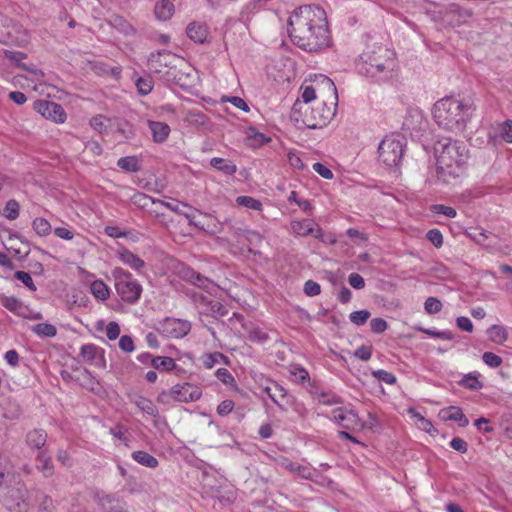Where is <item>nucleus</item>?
Segmentation results:
<instances>
[{
  "instance_id": "obj_41",
  "label": "nucleus",
  "mask_w": 512,
  "mask_h": 512,
  "mask_svg": "<svg viewBox=\"0 0 512 512\" xmlns=\"http://www.w3.org/2000/svg\"><path fill=\"white\" fill-rule=\"evenodd\" d=\"M19 213H20L19 203L14 199L7 201V203L4 207V210H3V215L8 220H15L19 217Z\"/></svg>"
},
{
  "instance_id": "obj_59",
  "label": "nucleus",
  "mask_w": 512,
  "mask_h": 512,
  "mask_svg": "<svg viewBox=\"0 0 512 512\" xmlns=\"http://www.w3.org/2000/svg\"><path fill=\"white\" fill-rule=\"evenodd\" d=\"M426 237L437 248L441 247L443 244V236L438 229L429 230Z\"/></svg>"
},
{
  "instance_id": "obj_43",
  "label": "nucleus",
  "mask_w": 512,
  "mask_h": 512,
  "mask_svg": "<svg viewBox=\"0 0 512 512\" xmlns=\"http://www.w3.org/2000/svg\"><path fill=\"white\" fill-rule=\"evenodd\" d=\"M236 203L239 206L257 211H260L262 209V203L259 200L250 196H239L236 198Z\"/></svg>"
},
{
  "instance_id": "obj_3",
  "label": "nucleus",
  "mask_w": 512,
  "mask_h": 512,
  "mask_svg": "<svg viewBox=\"0 0 512 512\" xmlns=\"http://www.w3.org/2000/svg\"><path fill=\"white\" fill-rule=\"evenodd\" d=\"M474 111L471 98L444 97L434 104L432 114L439 127L460 134L465 131Z\"/></svg>"
},
{
  "instance_id": "obj_26",
  "label": "nucleus",
  "mask_w": 512,
  "mask_h": 512,
  "mask_svg": "<svg viewBox=\"0 0 512 512\" xmlns=\"http://www.w3.org/2000/svg\"><path fill=\"white\" fill-rule=\"evenodd\" d=\"M36 460L39 463L37 469L41 471L45 477H50L54 473L51 457L45 450L38 452Z\"/></svg>"
},
{
  "instance_id": "obj_63",
  "label": "nucleus",
  "mask_w": 512,
  "mask_h": 512,
  "mask_svg": "<svg viewBox=\"0 0 512 512\" xmlns=\"http://www.w3.org/2000/svg\"><path fill=\"white\" fill-rule=\"evenodd\" d=\"M120 326L117 322L111 321L106 327V336L109 340H116L120 335Z\"/></svg>"
},
{
  "instance_id": "obj_10",
  "label": "nucleus",
  "mask_w": 512,
  "mask_h": 512,
  "mask_svg": "<svg viewBox=\"0 0 512 512\" xmlns=\"http://www.w3.org/2000/svg\"><path fill=\"white\" fill-rule=\"evenodd\" d=\"M95 500L105 512H129L127 503L116 494L97 493Z\"/></svg>"
},
{
  "instance_id": "obj_7",
  "label": "nucleus",
  "mask_w": 512,
  "mask_h": 512,
  "mask_svg": "<svg viewBox=\"0 0 512 512\" xmlns=\"http://www.w3.org/2000/svg\"><path fill=\"white\" fill-rule=\"evenodd\" d=\"M115 288L121 299L129 304L136 303L142 293V286L133 278L132 274L122 268L113 270Z\"/></svg>"
},
{
  "instance_id": "obj_19",
  "label": "nucleus",
  "mask_w": 512,
  "mask_h": 512,
  "mask_svg": "<svg viewBox=\"0 0 512 512\" xmlns=\"http://www.w3.org/2000/svg\"><path fill=\"white\" fill-rule=\"evenodd\" d=\"M25 442L29 448L40 452L44 450L47 442V432L43 429H33L26 434Z\"/></svg>"
},
{
  "instance_id": "obj_31",
  "label": "nucleus",
  "mask_w": 512,
  "mask_h": 512,
  "mask_svg": "<svg viewBox=\"0 0 512 512\" xmlns=\"http://www.w3.org/2000/svg\"><path fill=\"white\" fill-rule=\"evenodd\" d=\"M151 365L154 369L159 371H171L176 367L173 358L167 356H156L151 359Z\"/></svg>"
},
{
  "instance_id": "obj_35",
  "label": "nucleus",
  "mask_w": 512,
  "mask_h": 512,
  "mask_svg": "<svg viewBox=\"0 0 512 512\" xmlns=\"http://www.w3.org/2000/svg\"><path fill=\"white\" fill-rule=\"evenodd\" d=\"M117 166L127 172H138L140 170L139 160L136 156L121 157Z\"/></svg>"
},
{
  "instance_id": "obj_30",
  "label": "nucleus",
  "mask_w": 512,
  "mask_h": 512,
  "mask_svg": "<svg viewBox=\"0 0 512 512\" xmlns=\"http://www.w3.org/2000/svg\"><path fill=\"white\" fill-rule=\"evenodd\" d=\"M487 334H488L489 339L496 344H502L508 338V333H507L506 328L504 326H500V325H492L487 330Z\"/></svg>"
},
{
  "instance_id": "obj_52",
  "label": "nucleus",
  "mask_w": 512,
  "mask_h": 512,
  "mask_svg": "<svg viewBox=\"0 0 512 512\" xmlns=\"http://www.w3.org/2000/svg\"><path fill=\"white\" fill-rule=\"evenodd\" d=\"M419 330L434 338H440L443 340H452L454 338V335L451 331H437L426 328H419Z\"/></svg>"
},
{
  "instance_id": "obj_48",
  "label": "nucleus",
  "mask_w": 512,
  "mask_h": 512,
  "mask_svg": "<svg viewBox=\"0 0 512 512\" xmlns=\"http://www.w3.org/2000/svg\"><path fill=\"white\" fill-rule=\"evenodd\" d=\"M369 317L370 312L368 310H357L352 312L349 316L350 321L357 326L365 324Z\"/></svg>"
},
{
  "instance_id": "obj_16",
  "label": "nucleus",
  "mask_w": 512,
  "mask_h": 512,
  "mask_svg": "<svg viewBox=\"0 0 512 512\" xmlns=\"http://www.w3.org/2000/svg\"><path fill=\"white\" fill-rule=\"evenodd\" d=\"M332 417L335 422L344 429H351L359 422L358 415L353 410L342 408L334 409L332 411Z\"/></svg>"
},
{
  "instance_id": "obj_13",
  "label": "nucleus",
  "mask_w": 512,
  "mask_h": 512,
  "mask_svg": "<svg viewBox=\"0 0 512 512\" xmlns=\"http://www.w3.org/2000/svg\"><path fill=\"white\" fill-rule=\"evenodd\" d=\"M182 278L185 281L203 289L204 291L210 294H212L216 290V285L212 280L208 279L207 277L201 275L199 272L191 268H184L182 270Z\"/></svg>"
},
{
  "instance_id": "obj_36",
  "label": "nucleus",
  "mask_w": 512,
  "mask_h": 512,
  "mask_svg": "<svg viewBox=\"0 0 512 512\" xmlns=\"http://www.w3.org/2000/svg\"><path fill=\"white\" fill-rule=\"evenodd\" d=\"M459 385L473 391L480 390L483 387V383L478 379L477 373L466 374L459 381Z\"/></svg>"
},
{
  "instance_id": "obj_18",
  "label": "nucleus",
  "mask_w": 512,
  "mask_h": 512,
  "mask_svg": "<svg viewBox=\"0 0 512 512\" xmlns=\"http://www.w3.org/2000/svg\"><path fill=\"white\" fill-rule=\"evenodd\" d=\"M439 416L444 421H455L458 422L459 426L466 427L469 424L468 418L465 416L461 408L456 406H450L443 408L439 412Z\"/></svg>"
},
{
  "instance_id": "obj_2",
  "label": "nucleus",
  "mask_w": 512,
  "mask_h": 512,
  "mask_svg": "<svg viewBox=\"0 0 512 512\" xmlns=\"http://www.w3.org/2000/svg\"><path fill=\"white\" fill-rule=\"evenodd\" d=\"M434 151L437 180L450 184L463 173L469 157L467 146L462 141L444 138L435 144Z\"/></svg>"
},
{
  "instance_id": "obj_44",
  "label": "nucleus",
  "mask_w": 512,
  "mask_h": 512,
  "mask_svg": "<svg viewBox=\"0 0 512 512\" xmlns=\"http://www.w3.org/2000/svg\"><path fill=\"white\" fill-rule=\"evenodd\" d=\"M207 314H211L213 317H223L227 315V308L220 303L219 301H211L208 303L207 309H205Z\"/></svg>"
},
{
  "instance_id": "obj_1",
  "label": "nucleus",
  "mask_w": 512,
  "mask_h": 512,
  "mask_svg": "<svg viewBox=\"0 0 512 512\" xmlns=\"http://www.w3.org/2000/svg\"><path fill=\"white\" fill-rule=\"evenodd\" d=\"M288 34L294 45L307 52H319L331 44L326 12L317 5L297 8L288 19Z\"/></svg>"
},
{
  "instance_id": "obj_29",
  "label": "nucleus",
  "mask_w": 512,
  "mask_h": 512,
  "mask_svg": "<svg viewBox=\"0 0 512 512\" xmlns=\"http://www.w3.org/2000/svg\"><path fill=\"white\" fill-rule=\"evenodd\" d=\"M132 458L142 466L148 468H156L159 464L158 460L146 451H134Z\"/></svg>"
},
{
  "instance_id": "obj_55",
  "label": "nucleus",
  "mask_w": 512,
  "mask_h": 512,
  "mask_svg": "<svg viewBox=\"0 0 512 512\" xmlns=\"http://www.w3.org/2000/svg\"><path fill=\"white\" fill-rule=\"evenodd\" d=\"M286 397L285 389L278 385L274 384V392L270 395V399L279 406L282 410H285L284 406L280 403L279 399H284Z\"/></svg>"
},
{
  "instance_id": "obj_50",
  "label": "nucleus",
  "mask_w": 512,
  "mask_h": 512,
  "mask_svg": "<svg viewBox=\"0 0 512 512\" xmlns=\"http://www.w3.org/2000/svg\"><path fill=\"white\" fill-rule=\"evenodd\" d=\"M225 358L226 357L219 352L209 353L203 357V365L205 366V368L211 369L215 366L216 363Z\"/></svg>"
},
{
  "instance_id": "obj_32",
  "label": "nucleus",
  "mask_w": 512,
  "mask_h": 512,
  "mask_svg": "<svg viewBox=\"0 0 512 512\" xmlns=\"http://www.w3.org/2000/svg\"><path fill=\"white\" fill-rule=\"evenodd\" d=\"M314 222L312 220L293 221L291 227L294 233L300 236L311 235L314 232Z\"/></svg>"
},
{
  "instance_id": "obj_34",
  "label": "nucleus",
  "mask_w": 512,
  "mask_h": 512,
  "mask_svg": "<svg viewBox=\"0 0 512 512\" xmlns=\"http://www.w3.org/2000/svg\"><path fill=\"white\" fill-rule=\"evenodd\" d=\"M158 199H154L145 193L136 192L131 197V202L140 209H148L153 204H158Z\"/></svg>"
},
{
  "instance_id": "obj_25",
  "label": "nucleus",
  "mask_w": 512,
  "mask_h": 512,
  "mask_svg": "<svg viewBox=\"0 0 512 512\" xmlns=\"http://www.w3.org/2000/svg\"><path fill=\"white\" fill-rule=\"evenodd\" d=\"M119 258L124 264L136 271H139L145 265V262L138 255L127 249H123L119 252Z\"/></svg>"
},
{
  "instance_id": "obj_21",
  "label": "nucleus",
  "mask_w": 512,
  "mask_h": 512,
  "mask_svg": "<svg viewBox=\"0 0 512 512\" xmlns=\"http://www.w3.org/2000/svg\"><path fill=\"white\" fill-rule=\"evenodd\" d=\"M1 304L11 311L12 313L21 316V317H30L26 311H28V307L25 306L18 298L13 296H3L1 298Z\"/></svg>"
},
{
  "instance_id": "obj_5",
  "label": "nucleus",
  "mask_w": 512,
  "mask_h": 512,
  "mask_svg": "<svg viewBox=\"0 0 512 512\" xmlns=\"http://www.w3.org/2000/svg\"><path fill=\"white\" fill-rule=\"evenodd\" d=\"M388 54V49L383 46H378L372 52L364 53L363 61L359 64V73L375 78L385 70L390 69L392 61Z\"/></svg>"
},
{
  "instance_id": "obj_20",
  "label": "nucleus",
  "mask_w": 512,
  "mask_h": 512,
  "mask_svg": "<svg viewBox=\"0 0 512 512\" xmlns=\"http://www.w3.org/2000/svg\"><path fill=\"white\" fill-rule=\"evenodd\" d=\"M310 394L319 404L332 406L342 403L341 398L331 391H319L317 388L312 387Z\"/></svg>"
},
{
  "instance_id": "obj_37",
  "label": "nucleus",
  "mask_w": 512,
  "mask_h": 512,
  "mask_svg": "<svg viewBox=\"0 0 512 512\" xmlns=\"http://www.w3.org/2000/svg\"><path fill=\"white\" fill-rule=\"evenodd\" d=\"M21 414L22 409L15 401H8L7 405L3 407L2 417L7 420H16Z\"/></svg>"
},
{
  "instance_id": "obj_33",
  "label": "nucleus",
  "mask_w": 512,
  "mask_h": 512,
  "mask_svg": "<svg viewBox=\"0 0 512 512\" xmlns=\"http://www.w3.org/2000/svg\"><path fill=\"white\" fill-rule=\"evenodd\" d=\"M90 291L95 298L99 300H106L109 298L110 290L102 280H95L90 285Z\"/></svg>"
},
{
  "instance_id": "obj_12",
  "label": "nucleus",
  "mask_w": 512,
  "mask_h": 512,
  "mask_svg": "<svg viewBox=\"0 0 512 512\" xmlns=\"http://www.w3.org/2000/svg\"><path fill=\"white\" fill-rule=\"evenodd\" d=\"M426 126L425 117L423 112L417 107H410L407 109L406 115L403 120L402 128L407 132H418L424 130Z\"/></svg>"
},
{
  "instance_id": "obj_51",
  "label": "nucleus",
  "mask_w": 512,
  "mask_h": 512,
  "mask_svg": "<svg viewBox=\"0 0 512 512\" xmlns=\"http://www.w3.org/2000/svg\"><path fill=\"white\" fill-rule=\"evenodd\" d=\"M483 362L492 368H497L502 364V358L493 352H485L482 355Z\"/></svg>"
},
{
  "instance_id": "obj_53",
  "label": "nucleus",
  "mask_w": 512,
  "mask_h": 512,
  "mask_svg": "<svg viewBox=\"0 0 512 512\" xmlns=\"http://www.w3.org/2000/svg\"><path fill=\"white\" fill-rule=\"evenodd\" d=\"M303 291L307 296L314 297L320 294L321 287L317 282L313 280H307L304 283Z\"/></svg>"
},
{
  "instance_id": "obj_39",
  "label": "nucleus",
  "mask_w": 512,
  "mask_h": 512,
  "mask_svg": "<svg viewBox=\"0 0 512 512\" xmlns=\"http://www.w3.org/2000/svg\"><path fill=\"white\" fill-rule=\"evenodd\" d=\"M136 405L141 411L147 413L150 416L157 417L159 414L158 408L150 399L140 397L136 401Z\"/></svg>"
},
{
  "instance_id": "obj_42",
  "label": "nucleus",
  "mask_w": 512,
  "mask_h": 512,
  "mask_svg": "<svg viewBox=\"0 0 512 512\" xmlns=\"http://www.w3.org/2000/svg\"><path fill=\"white\" fill-rule=\"evenodd\" d=\"M32 227L39 236H46L51 232V225L45 218H36L33 220Z\"/></svg>"
},
{
  "instance_id": "obj_46",
  "label": "nucleus",
  "mask_w": 512,
  "mask_h": 512,
  "mask_svg": "<svg viewBox=\"0 0 512 512\" xmlns=\"http://www.w3.org/2000/svg\"><path fill=\"white\" fill-rule=\"evenodd\" d=\"M372 376L374 378H376L377 380L382 381L386 384H390V385L395 384L397 381L396 376L393 373L388 372L383 369L372 371Z\"/></svg>"
},
{
  "instance_id": "obj_23",
  "label": "nucleus",
  "mask_w": 512,
  "mask_h": 512,
  "mask_svg": "<svg viewBox=\"0 0 512 512\" xmlns=\"http://www.w3.org/2000/svg\"><path fill=\"white\" fill-rule=\"evenodd\" d=\"M148 126L152 133L153 140L157 143L165 141L169 136L170 127L164 122L148 121Z\"/></svg>"
},
{
  "instance_id": "obj_47",
  "label": "nucleus",
  "mask_w": 512,
  "mask_h": 512,
  "mask_svg": "<svg viewBox=\"0 0 512 512\" xmlns=\"http://www.w3.org/2000/svg\"><path fill=\"white\" fill-rule=\"evenodd\" d=\"M424 309L428 314H436L441 311L442 303L436 297H428L424 303Z\"/></svg>"
},
{
  "instance_id": "obj_9",
  "label": "nucleus",
  "mask_w": 512,
  "mask_h": 512,
  "mask_svg": "<svg viewBox=\"0 0 512 512\" xmlns=\"http://www.w3.org/2000/svg\"><path fill=\"white\" fill-rule=\"evenodd\" d=\"M34 109L45 119L55 123H64L67 117L65 110L60 104L49 100L41 99L35 101Z\"/></svg>"
},
{
  "instance_id": "obj_60",
  "label": "nucleus",
  "mask_w": 512,
  "mask_h": 512,
  "mask_svg": "<svg viewBox=\"0 0 512 512\" xmlns=\"http://www.w3.org/2000/svg\"><path fill=\"white\" fill-rule=\"evenodd\" d=\"M119 348L126 353L134 351L135 346L131 336L123 335L119 340Z\"/></svg>"
},
{
  "instance_id": "obj_64",
  "label": "nucleus",
  "mask_w": 512,
  "mask_h": 512,
  "mask_svg": "<svg viewBox=\"0 0 512 512\" xmlns=\"http://www.w3.org/2000/svg\"><path fill=\"white\" fill-rule=\"evenodd\" d=\"M313 170L324 179L330 180L333 178V172L327 166L320 162H315L313 164Z\"/></svg>"
},
{
  "instance_id": "obj_6",
  "label": "nucleus",
  "mask_w": 512,
  "mask_h": 512,
  "mask_svg": "<svg viewBox=\"0 0 512 512\" xmlns=\"http://www.w3.org/2000/svg\"><path fill=\"white\" fill-rule=\"evenodd\" d=\"M404 153V139L398 134L387 135L378 146V159L387 167H398Z\"/></svg>"
},
{
  "instance_id": "obj_8",
  "label": "nucleus",
  "mask_w": 512,
  "mask_h": 512,
  "mask_svg": "<svg viewBox=\"0 0 512 512\" xmlns=\"http://www.w3.org/2000/svg\"><path fill=\"white\" fill-rule=\"evenodd\" d=\"M201 395L202 391L198 386L186 382L176 384L169 390L163 391L158 396V400L163 403H168L170 400L188 403L199 400Z\"/></svg>"
},
{
  "instance_id": "obj_15",
  "label": "nucleus",
  "mask_w": 512,
  "mask_h": 512,
  "mask_svg": "<svg viewBox=\"0 0 512 512\" xmlns=\"http://www.w3.org/2000/svg\"><path fill=\"white\" fill-rule=\"evenodd\" d=\"M84 361L99 367H105L104 350L94 344H85L80 349Z\"/></svg>"
},
{
  "instance_id": "obj_27",
  "label": "nucleus",
  "mask_w": 512,
  "mask_h": 512,
  "mask_svg": "<svg viewBox=\"0 0 512 512\" xmlns=\"http://www.w3.org/2000/svg\"><path fill=\"white\" fill-rule=\"evenodd\" d=\"M283 465L286 470L297 474L303 479L312 480L315 476V472L307 466H303L291 461H286L283 463Z\"/></svg>"
},
{
  "instance_id": "obj_11",
  "label": "nucleus",
  "mask_w": 512,
  "mask_h": 512,
  "mask_svg": "<svg viewBox=\"0 0 512 512\" xmlns=\"http://www.w3.org/2000/svg\"><path fill=\"white\" fill-rule=\"evenodd\" d=\"M178 58L167 50L157 51L148 57V67L154 73H161L165 67H172Z\"/></svg>"
},
{
  "instance_id": "obj_54",
  "label": "nucleus",
  "mask_w": 512,
  "mask_h": 512,
  "mask_svg": "<svg viewBox=\"0 0 512 512\" xmlns=\"http://www.w3.org/2000/svg\"><path fill=\"white\" fill-rule=\"evenodd\" d=\"M187 295L191 298L193 303L197 305L198 308L203 306L207 309L208 303L211 302V300H209L205 295L196 291H191Z\"/></svg>"
},
{
  "instance_id": "obj_58",
  "label": "nucleus",
  "mask_w": 512,
  "mask_h": 512,
  "mask_svg": "<svg viewBox=\"0 0 512 512\" xmlns=\"http://www.w3.org/2000/svg\"><path fill=\"white\" fill-rule=\"evenodd\" d=\"M432 211L437 214L445 215L449 218H454L457 215L456 210L453 207L445 206L442 204H435L432 206Z\"/></svg>"
},
{
  "instance_id": "obj_61",
  "label": "nucleus",
  "mask_w": 512,
  "mask_h": 512,
  "mask_svg": "<svg viewBox=\"0 0 512 512\" xmlns=\"http://www.w3.org/2000/svg\"><path fill=\"white\" fill-rule=\"evenodd\" d=\"M500 135L507 143H512V121H505L500 128Z\"/></svg>"
},
{
  "instance_id": "obj_22",
  "label": "nucleus",
  "mask_w": 512,
  "mask_h": 512,
  "mask_svg": "<svg viewBox=\"0 0 512 512\" xmlns=\"http://www.w3.org/2000/svg\"><path fill=\"white\" fill-rule=\"evenodd\" d=\"M187 36L196 43H204L208 37V28L205 24L190 23L186 29Z\"/></svg>"
},
{
  "instance_id": "obj_4",
  "label": "nucleus",
  "mask_w": 512,
  "mask_h": 512,
  "mask_svg": "<svg viewBox=\"0 0 512 512\" xmlns=\"http://www.w3.org/2000/svg\"><path fill=\"white\" fill-rule=\"evenodd\" d=\"M335 107L327 106L325 102H316L314 106H302V102L297 100L292 107V119L299 121L298 116L304 126L310 129H317L326 126L335 115Z\"/></svg>"
},
{
  "instance_id": "obj_28",
  "label": "nucleus",
  "mask_w": 512,
  "mask_h": 512,
  "mask_svg": "<svg viewBox=\"0 0 512 512\" xmlns=\"http://www.w3.org/2000/svg\"><path fill=\"white\" fill-rule=\"evenodd\" d=\"M210 165L225 175H233L237 171V166L234 163L220 157L212 158Z\"/></svg>"
},
{
  "instance_id": "obj_17",
  "label": "nucleus",
  "mask_w": 512,
  "mask_h": 512,
  "mask_svg": "<svg viewBox=\"0 0 512 512\" xmlns=\"http://www.w3.org/2000/svg\"><path fill=\"white\" fill-rule=\"evenodd\" d=\"M4 54L5 57L13 62L18 68L35 75L43 76V72L39 70L35 65H27L26 63L22 62V60L26 58L25 53L20 51L5 50Z\"/></svg>"
},
{
  "instance_id": "obj_57",
  "label": "nucleus",
  "mask_w": 512,
  "mask_h": 512,
  "mask_svg": "<svg viewBox=\"0 0 512 512\" xmlns=\"http://www.w3.org/2000/svg\"><path fill=\"white\" fill-rule=\"evenodd\" d=\"M291 374L295 377L297 382L304 383L305 381L310 382V376L308 371L300 366H295L291 370Z\"/></svg>"
},
{
  "instance_id": "obj_45",
  "label": "nucleus",
  "mask_w": 512,
  "mask_h": 512,
  "mask_svg": "<svg viewBox=\"0 0 512 512\" xmlns=\"http://www.w3.org/2000/svg\"><path fill=\"white\" fill-rule=\"evenodd\" d=\"M135 84L141 95H148L153 88V80L150 77H139Z\"/></svg>"
},
{
  "instance_id": "obj_49",
  "label": "nucleus",
  "mask_w": 512,
  "mask_h": 512,
  "mask_svg": "<svg viewBox=\"0 0 512 512\" xmlns=\"http://www.w3.org/2000/svg\"><path fill=\"white\" fill-rule=\"evenodd\" d=\"M14 277L21 281L29 290L36 291V286L33 282L31 275L25 271H16Z\"/></svg>"
},
{
  "instance_id": "obj_40",
  "label": "nucleus",
  "mask_w": 512,
  "mask_h": 512,
  "mask_svg": "<svg viewBox=\"0 0 512 512\" xmlns=\"http://www.w3.org/2000/svg\"><path fill=\"white\" fill-rule=\"evenodd\" d=\"M248 339L252 342L263 343L268 340V334L258 326H250L247 328Z\"/></svg>"
},
{
  "instance_id": "obj_38",
  "label": "nucleus",
  "mask_w": 512,
  "mask_h": 512,
  "mask_svg": "<svg viewBox=\"0 0 512 512\" xmlns=\"http://www.w3.org/2000/svg\"><path fill=\"white\" fill-rule=\"evenodd\" d=\"M32 331L40 337H54L57 334L56 327L49 323L36 324Z\"/></svg>"
},
{
  "instance_id": "obj_14",
  "label": "nucleus",
  "mask_w": 512,
  "mask_h": 512,
  "mask_svg": "<svg viewBox=\"0 0 512 512\" xmlns=\"http://www.w3.org/2000/svg\"><path fill=\"white\" fill-rule=\"evenodd\" d=\"M190 324L188 321L167 318L163 323V332L173 338H182L190 331Z\"/></svg>"
},
{
  "instance_id": "obj_56",
  "label": "nucleus",
  "mask_w": 512,
  "mask_h": 512,
  "mask_svg": "<svg viewBox=\"0 0 512 512\" xmlns=\"http://www.w3.org/2000/svg\"><path fill=\"white\" fill-rule=\"evenodd\" d=\"M7 508L11 512H27L28 504L23 500L11 499L7 501Z\"/></svg>"
},
{
  "instance_id": "obj_24",
  "label": "nucleus",
  "mask_w": 512,
  "mask_h": 512,
  "mask_svg": "<svg viewBox=\"0 0 512 512\" xmlns=\"http://www.w3.org/2000/svg\"><path fill=\"white\" fill-rule=\"evenodd\" d=\"M175 11V6L170 0H159L154 8V13L157 19L161 21L169 20Z\"/></svg>"
},
{
  "instance_id": "obj_62",
  "label": "nucleus",
  "mask_w": 512,
  "mask_h": 512,
  "mask_svg": "<svg viewBox=\"0 0 512 512\" xmlns=\"http://www.w3.org/2000/svg\"><path fill=\"white\" fill-rule=\"evenodd\" d=\"M370 327L374 333L381 334L387 329L388 324L382 318H373L370 321Z\"/></svg>"
}]
</instances>
